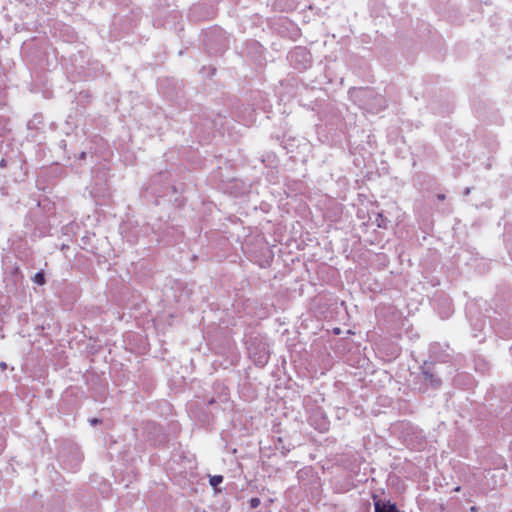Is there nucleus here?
Masks as SVG:
<instances>
[{
	"label": "nucleus",
	"instance_id": "nucleus-1",
	"mask_svg": "<svg viewBox=\"0 0 512 512\" xmlns=\"http://www.w3.org/2000/svg\"><path fill=\"white\" fill-rule=\"evenodd\" d=\"M375 512H400L395 504L390 502H381L380 500L374 503Z\"/></svg>",
	"mask_w": 512,
	"mask_h": 512
},
{
	"label": "nucleus",
	"instance_id": "nucleus-2",
	"mask_svg": "<svg viewBox=\"0 0 512 512\" xmlns=\"http://www.w3.org/2000/svg\"><path fill=\"white\" fill-rule=\"evenodd\" d=\"M222 482H223V476H221V475H214L210 478V485L213 487H217Z\"/></svg>",
	"mask_w": 512,
	"mask_h": 512
},
{
	"label": "nucleus",
	"instance_id": "nucleus-3",
	"mask_svg": "<svg viewBox=\"0 0 512 512\" xmlns=\"http://www.w3.org/2000/svg\"><path fill=\"white\" fill-rule=\"evenodd\" d=\"M33 280L36 284H39V285L45 284V276L41 272L36 273Z\"/></svg>",
	"mask_w": 512,
	"mask_h": 512
},
{
	"label": "nucleus",
	"instance_id": "nucleus-4",
	"mask_svg": "<svg viewBox=\"0 0 512 512\" xmlns=\"http://www.w3.org/2000/svg\"><path fill=\"white\" fill-rule=\"evenodd\" d=\"M260 504H261V501H260V499H259V498H252V499L250 500V506H251L252 508H257V507H259V505H260Z\"/></svg>",
	"mask_w": 512,
	"mask_h": 512
},
{
	"label": "nucleus",
	"instance_id": "nucleus-5",
	"mask_svg": "<svg viewBox=\"0 0 512 512\" xmlns=\"http://www.w3.org/2000/svg\"><path fill=\"white\" fill-rule=\"evenodd\" d=\"M99 422H100V420H97V419H93L92 420V424H96V423H99Z\"/></svg>",
	"mask_w": 512,
	"mask_h": 512
},
{
	"label": "nucleus",
	"instance_id": "nucleus-6",
	"mask_svg": "<svg viewBox=\"0 0 512 512\" xmlns=\"http://www.w3.org/2000/svg\"><path fill=\"white\" fill-rule=\"evenodd\" d=\"M439 199H444V195H439Z\"/></svg>",
	"mask_w": 512,
	"mask_h": 512
}]
</instances>
